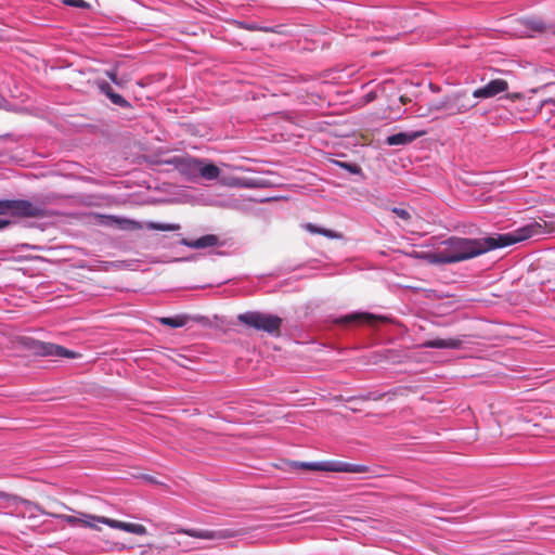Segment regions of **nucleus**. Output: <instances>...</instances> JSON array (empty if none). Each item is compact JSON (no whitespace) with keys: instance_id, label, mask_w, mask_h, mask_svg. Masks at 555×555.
<instances>
[{"instance_id":"nucleus-12","label":"nucleus","mask_w":555,"mask_h":555,"mask_svg":"<svg viewBox=\"0 0 555 555\" xmlns=\"http://www.w3.org/2000/svg\"><path fill=\"white\" fill-rule=\"evenodd\" d=\"M99 90L105 94L113 104L122 108H129L130 103L124 99L120 94L116 93L112 86L105 80H98L96 82Z\"/></svg>"},{"instance_id":"nucleus-5","label":"nucleus","mask_w":555,"mask_h":555,"mask_svg":"<svg viewBox=\"0 0 555 555\" xmlns=\"http://www.w3.org/2000/svg\"><path fill=\"white\" fill-rule=\"evenodd\" d=\"M300 467L320 472L366 473L364 465L351 464L340 461L300 463Z\"/></svg>"},{"instance_id":"nucleus-11","label":"nucleus","mask_w":555,"mask_h":555,"mask_svg":"<svg viewBox=\"0 0 555 555\" xmlns=\"http://www.w3.org/2000/svg\"><path fill=\"white\" fill-rule=\"evenodd\" d=\"M476 105L477 102H473L469 98H467L466 93H456L452 96L449 108L453 114H462L475 107Z\"/></svg>"},{"instance_id":"nucleus-25","label":"nucleus","mask_w":555,"mask_h":555,"mask_svg":"<svg viewBox=\"0 0 555 555\" xmlns=\"http://www.w3.org/2000/svg\"><path fill=\"white\" fill-rule=\"evenodd\" d=\"M63 3L74 8L87 9L89 4L85 0H63Z\"/></svg>"},{"instance_id":"nucleus-7","label":"nucleus","mask_w":555,"mask_h":555,"mask_svg":"<svg viewBox=\"0 0 555 555\" xmlns=\"http://www.w3.org/2000/svg\"><path fill=\"white\" fill-rule=\"evenodd\" d=\"M163 163L172 166L188 180H195L198 177V170H201L199 159L191 156L176 155Z\"/></svg>"},{"instance_id":"nucleus-14","label":"nucleus","mask_w":555,"mask_h":555,"mask_svg":"<svg viewBox=\"0 0 555 555\" xmlns=\"http://www.w3.org/2000/svg\"><path fill=\"white\" fill-rule=\"evenodd\" d=\"M424 131H412V132H399L387 137L386 143L390 146L393 145H406L412 143L417 138L422 137Z\"/></svg>"},{"instance_id":"nucleus-24","label":"nucleus","mask_w":555,"mask_h":555,"mask_svg":"<svg viewBox=\"0 0 555 555\" xmlns=\"http://www.w3.org/2000/svg\"><path fill=\"white\" fill-rule=\"evenodd\" d=\"M338 166L341 168L348 170L350 173H359L361 171V168L357 164L352 163H344V162H337Z\"/></svg>"},{"instance_id":"nucleus-20","label":"nucleus","mask_w":555,"mask_h":555,"mask_svg":"<svg viewBox=\"0 0 555 555\" xmlns=\"http://www.w3.org/2000/svg\"><path fill=\"white\" fill-rule=\"evenodd\" d=\"M305 229L312 233V234H321V235H324L328 238H339L341 237V235L335 231H332V230H328V229H324V228H320L313 223H306L305 225Z\"/></svg>"},{"instance_id":"nucleus-4","label":"nucleus","mask_w":555,"mask_h":555,"mask_svg":"<svg viewBox=\"0 0 555 555\" xmlns=\"http://www.w3.org/2000/svg\"><path fill=\"white\" fill-rule=\"evenodd\" d=\"M38 218L44 216L42 205L26 199H0V216Z\"/></svg>"},{"instance_id":"nucleus-2","label":"nucleus","mask_w":555,"mask_h":555,"mask_svg":"<svg viewBox=\"0 0 555 555\" xmlns=\"http://www.w3.org/2000/svg\"><path fill=\"white\" fill-rule=\"evenodd\" d=\"M49 516L56 519H61L68 524L69 526L80 525L91 529H99L96 524H104L113 529L122 530L137 535H144L147 532L146 528L141 524L125 522L105 516H98L87 513H79V516L51 513L49 514Z\"/></svg>"},{"instance_id":"nucleus-8","label":"nucleus","mask_w":555,"mask_h":555,"mask_svg":"<svg viewBox=\"0 0 555 555\" xmlns=\"http://www.w3.org/2000/svg\"><path fill=\"white\" fill-rule=\"evenodd\" d=\"M176 532L203 540H225L234 537V531L229 529L208 530L178 528Z\"/></svg>"},{"instance_id":"nucleus-16","label":"nucleus","mask_w":555,"mask_h":555,"mask_svg":"<svg viewBox=\"0 0 555 555\" xmlns=\"http://www.w3.org/2000/svg\"><path fill=\"white\" fill-rule=\"evenodd\" d=\"M199 169L201 170H198V177L201 176L208 181L216 180L220 176V169L216 165L205 163L202 159H199Z\"/></svg>"},{"instance_id":"nucleus-18","label":"nucleus","mask_w":555,"mask_h":555,"mask_svg":"<svg viewBox=\"0 0 555 555\" xmlns=\"http://www.w3.org/2000/svg\"><path fill=\"white\" fill-rule=\"evenodd\" d=\"M189 321V317L186 315H175V317H164L159 319V323L172 328H179L184 326Z\"/></svg>"},{"instance_id":"nucleus-22","label":"nucleus","mask_w":555,"mask_h":555,"mask_svg":"<svg viewBox=\"0 0 555 555\" xmlns=\"http://www.w3.org/2000/svg\"><path fill=\"white\" fill-rule=\"evenodd\" d=\"M122 230H139L142 228L140 222L129 219H115Z\"/></svg>"},{"instance_id":"nucleus-21","label":"nucleus","mask_w":555,"mask_h":555,"mask_svg":"<svg viewBox=\"0 0 555 555\" xmlns=\"http://www.w3.org/2000/svg\"><path fill=\"white\" fill-rule=\"evenodd\" d=\"M145 227L149 230H155V231H178L180 229L179 224L162 223V222H154V221L147 222Z\"/></svg>"},{"instance_id":"nucleus-19","label":"nucleus","mask_w":555,"mask_h":555,"mask_svg":"<svg viewBox=\"0 0 555 555\" xmlns=\"http://www.w3.org/2000/svg\"><path fill=\"white\" fill-rule=\"evenodd\" d=\"M106 76L111 79L113 83H115L119 88H124L130 81V77L127 75H118V66L116 65L114 68H111L105 72Z\"/></svg>"},{"instance_id":"nucleus-28","label":"nucleus","mask_w":555,"mask_h":555,"mask_svg":"<svg viewBox=\"0 0 555 555\" xmlns=\"http://www.w3.org/2000/svg\"><path fill=\"white\" fill-rule=\"evenodd\" d=\"M5 103H7L5 99L2 95H0V108H2Z\"/></svg>"},{"instance_id":"nucleus-17","label":"nucleus","mask_w":555,"mask_h":555,"mask_svg":"<svg viewBox=\"0 0 555 555\" xmlns=\"http://www.w3.org/2000/svg\"><path fill=\"white\" fill-rule=\"evenodd\" d=\"M377 318L371 313H352L346 317H343L338 320L341 324H349L351 322H364V323H374Z\"/></svg>"},{"instance_id":"nucleus-10","label":"nucleus","mask_w":555,"mask_h":555,"mask_svg":"<svg viewBox=\"0 0 555 555\" xmlns=\"http://www.w3.org/2000/svg\"><path fill=\"white\" fill-rule=\"evenodd\" d=\"M508 89V83L504 79H493L486 86L476 89L473 92L474 99H490Z\"/></svg>"},{"instance_id":"nucleus-6","label":"nucleus","mask_w":555,"mask_h":555,"mask_svg":"<svg viewBox=\"0 0 555 555\" xmlns=\"http://www.w3.org/2000/svg\"><path fill=\"white\" fill-rule=\"evenodd\" d=\"M0 498L7 499L10 505L14 506V514L22 518H36L39 514L48 515L49 512L43 511L39 505L21 499L18 496L9 495L0 491Z\"/></svg>"},{"instance_id":"nucleus-15","label":"nucleus","mask_w":555,"mask_h":555,"mask_svg":"<svg viewBox=\"0 0 555 555\" xmlns=\"http://www.w3.org/2000/svg\"><path fill=\"white\" fill-rule=\"evenodd\" d=\"M426 348H436V349H459L462 346V340L457 338H436L427 340L423 344Z\"/></svg>"},{"instance_id":"nucleus-9","label":"nucleus","mask_w":555,"mask_h":555,"mask_svg":"<svg viewBox=\"0 0 555 555\" xmlns=\"http://www.w3.org/2000/svg\"><path fill=\"white\" fill-rule=\"evenodd\" d=\"M36 352L42 357H53V358H77L78 354L72 350H68L60 345H55L52 343H39L36 347Z\"/></svg>"},{"instance_id":"nucleus-26","label":"nucleus","mask_w":555,"mask_h":555,"mask_svg":"<svg viewBox=\"0 0 555 555\" xmlns=\"http://www.w3.org/2000/svg\"><path fill=\"white\" fill-rule=\"evenodd\" d=\"M392 212L400 219L408 221L411 218L410 212L406 209L395 207Z\"/></svg>"},{"instance_id":"nucleus-3","label":"nucleus","mask_w":555,"mask_h":555,"mask_svg":"<svg viewBox=\"0 0 555 555\" xmlns=\"http://www.w3.org/2000/svg\"><path fill=\"white\" fill-rule=\"evenodd\" d=\"M237 320L248 327L266 332L273 336L280 334L282 326V319L280 317L260 311L241 313L237 315Z\"/></svg>"},{"instance_id":"nucleus-13","label":"nucleus","mask_w":555,"mask_h":555,"mask_svg":"<svg viewBox=\"0 0 555 555\" xmlns=\"http://www.w3.org/2000/svg\"><path fill=\"white\" fill-rule=\"evenodd\" d=\"M219 238L215 234H206L196 240L182 238L181 244L190 248L202 249L218 245Z\"/></svg>"},{"instance_id":"nucleus-1","label":"nucleus","mask_w":555,"mask_h":555,"mask_svg":"<svg viewBox=\"0 0 555 555\" xmlns=\"http://www.w3.org/2000/svg\"><path fill=\"white\" fill-rule=\"evenodd\" d=\"M541 234H543L542 225L539 222H531L512 232L486 238L473 240L454 236L442 242L443 247L429 254L427 258L433 263L460 262L489 250L511 246Z\"/></svg>"},{"instance_id":"nucleus-23","label":"nucleus","mask_w":555,"mask_h":555,"mask_svg":"<svg viewBox=\"0 0 555 555\" xmlns=\"http://www.w3.org/2000/svg\"><path fill=\"white\" fill-rule=\"evenodd\" d=\"M527 25L532 30L540 31V33H542V31H544L546 29L545 23L542 20H539V18L529 20Z\"/></svg>"},{"instance_id":"nucleus-27","label":"nucleus","mask_w":555,"mask_h":555,"mask_svg":"<svg viewBox=\"0 0 555 555\" xmlns=\"http://www.w3.org/2000/svg\"><path fill=\"white\" fill-rule=\"evenodd\" d=\"M12 224L9 219H0V231L9 228Z\"/></svg>"}]
</instances>
